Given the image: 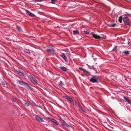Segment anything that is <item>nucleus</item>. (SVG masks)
<instances>
[{
	"label": "nucleus",
	"mask_w": 131,
	"mask_h": 131,
	"mask_svg": "<svg viewBox=\"0 0 131 131\" xmlns=\"http://www.w3.org/2000/svg\"><path fill=\"white\" fill-rule=\"evenodd\" d=\"M73 33L74 34L76 35L77 34H79V32L78 30H74L73 31Z\"/></svg>",
	"instance_id": "obj_13"
},
{
	"label": "nucleus",
	"mask_w": 131,
	"mask_h": 131,
	"mask_svg": "<svg viewBox=\"0 0 131 131\" xmlns=\"http://www.w3.org/2000/svg\"><path fill=\"white\" fill-rule=\"evenodd\" d=\"M99 77L97 76H93V78H91L90 80V81L92 83H96L98 81Z\"/></svg>",
	"instance_id": "obj_4"
},
{
	"label": "nucleus",
	"mask_w": 131,
	"mask_h": 131,
	"mask_svg": "<svg viewBox=\"0 0 131 131\" xmlns=\"http://www.w3.org/2000/svg\"><path fill=\"white\" fill-rule=\"evenodd\" d=\"M57 0H51V3H54L56 2Z\"/></svg>",
	"instance_id": "obj_22"
},
{
	"label": "nucleus",
	"mask_w": 131,
	"mask_h": 131,
	"mask_svg": "<svg viewBox=\"0 0 131 131\" xmlns=\"http://www.w3.org/2000/svg\"><path fill=\"white\" fill-rule=\"evenodd\" d=\"M68 99L69 101H70L72 103H73V100L71 97H70L69 96L68 97Z\"/></svg>",
	"instance_id": "obj_18"
},
{
	"label": "nucleus",
	"mask_w": 131,
	"mask_h": 131,
	"mask_svg": "<svg viewBox=\"0 0 131 131\" xmlns=\"http://www.w3.org/2000/svg\"><path fill=\"white\" fill-rule=\"evenodd\" d=\"M35 118L36 120L39 122H43L44 121L42 118H41L39 116L35 115Z\"/></svg>",
	"instance_id": "obj_5"
},
{
	"label": "nucleus",
	"mask_w": 131,
	"mask_h": 131,
	"mask_svg": "<svg viewBox=\"0 0 131 131\" xmlns=\"http://www.w3.org/2000/svg\"><path fill=\"white\" fill-rule=\"evenodd\" d=\"M123 53L126 55H128L130 53L129 51H125L123 52Z\"/></svg>",
	"instance_id": "obj_15"
},
{
	"label": "nucleus",
	"mask_w": 131,
	"mask_h": 131,
	"mask_svg": "<svg viewBox=\"0 0 131 131\" xmlns=\"http://www.w3.org/2000/svg\"><path fill=\"white\" fill-rule=\"evenodd\" d=\"M61 122L62 123V125L67 127H68L69 126L67 124V123L66 122H65L64 121H61Z\"/></svg>",
	"instance_id": "obj_11"
},
{
	"label": "nucleus",
	"mask_w": 131,
	"mask_h": 131,
	"mask_svg": "<svg viewBox=\"0 0 131 131\" xmlns=\"http://www.w3.org/2000/svg\"><path fill=\"white\" fill-rule=\"evenodd\" d=\"M17 28L18 29V30L20 32V31H21V28L19 26H18L17 27Z\"/></svg>",
	"instance_id": "obj_20"
},
{
	"label": "nucleus",
	"mask_w": 131,
	"mask_h": 131,
	"mask_svg": "<svg viewBox=\"0 0 131 131\" xmlns=\"http://www.w3.org/2000/svg\"><path fill=\"white\" fill-rule=\"evenodd\" d=\"M24 105L25 106H28L29 105V104L27 103H25Z\"/></svg>",
	"instance_id": "obj_25"
},
{
	"label": "nucleus",
	"mask_w": 131,
	"mask_h": 131,
	"mask_svg": "<svg viewBox=\"0 0 131 131\" xmlns=\"http://www.w3.org/2000/svg\"><path fill=\"white\" fill-rule=\"evenodd\" d=\"M84 72H86L87 73H90V72H89L86 71V70H85V71H84Z\"/></svg>",
	"instance_id": "obj_30"
},
{
	"label": "nucleus",
	"mask_w": 131,
	"mask_h": 131,
	"mask_svg": "<svg viewBox=\"0 0 131 131\" xmlns=\"http://www.w3.org/2000/svg\"><path fill=\"white\" fill-rule=\"evenodd\" d=\"M28 79L34 84L36 85L38 84V81L31 75L28 76Z\"/></svg>",
	"instance_id": "obj_1"
},
{
	"label": "nucleus",
	"mask_w": 131,
	"mask_h": 131,
	"mask_svg": "<svg viewBox=\"0 0 131 131\" xmlns=\"http://www.w3.org/2000/svg\"><path fill=\"white\" fill-rule=\"evenodd\" d=\"M24 51L26 52V53H30V50L27 49H25L24 50Z\"/></svg>",
	"instance_id": "obj_16"
},
{
	"label": "nucleus",
	"mask_w": 131,
	"mask_h": 131,
	"mask_svg": "<svg viewBox=\"0 0 131 131\" xmlns=\"http://www.w3.org/2000/svg\"><path fill=\"white\" fill-rule=\"evenodd\" d=\"M116 25V24H113L112 25H109V26L111 27H114Z\"/></svg>",
	"instance_id": "obj_21"
},
{
	"label": "nucleus",
	"mask_w": 131,
	"mask_h": 131,
	"mask_svg": "<svg viewBox=\"0 0 131 131\" xmlns=\"http://www.w3.org/2000/svg\"><path fill=\"white\" fill-rule=\"evenodd\" d=\"M50 121L52 122H53L56 125H58L59 124V123L55 119H54L52 118L51 119Z\"/></svg>",
	"instance_id": "obj_9"
},
{
	"label": "nucleus",
	"mask_w": 131,
	"mask_h": 131,
	"mask_svg": "<svg viewBox=\"0 0 131 131\" xmlns=\"http://www.w3.org/2000/svg\"><path fill=\"white\" fill-rule=\"evenodd\" d=\"M84 32L85 34H88L89 33V32L87 31H84Z\"/></svg>",
	"instance_id": "obj_26"
},
{
	"label": "nucleus",
	"mask_w": 131,
	"mask_h": 131,
	"mask_svg": "<svg viewBox=\"0 0 131 131\" xmlns=\"http://www.w3.org/2000/svg\"><path fill=\"white\" fill-rule=\"evenodd\" d=\"M60 56L65 61L67 62L68 61L67 58L64 53H61Z\"/></svg>",
	"instance_id": "obj_7"
},
{
	"label": "nucleus",
	"mask_w": 131,
	"mask_h": 131,
	"mask_svg": "<svg viewBox=\"0 0 131 131\" xmlns=\"http://www.w3.org/2000/svg\"><path fill=\"white\" fill-rule=\"evenodd\" d=\"M26 12H27V13H28L29 16L32 17H34L35 16V14L32 13H31L29 11L27 10H26Z\"/></svg>",
	"instance_id": "obj_8"
},
{
	"label": "nucleus",
	"mask_w": 131,
	"mask_h": 131,
	"mask_svg": "<svg viewBox=\"0 0 131 131\" xmlns=\"http://www.w3.org/2000/svg\"><path fill=\"white\" fill-rule=\"evenodd\" d=\"M59 85L61 86H62L64 85V84L61 81H60L59 83Z\"/></svg>",
	"instance_id": "obj_17"
},
{
	"label": "nucleus",
	"mask_w": 131,
	"mask_h": 131,
	"mask_svg": "<svg viewBox=\"0 0 131 131\" xmlns=\"http://www.w3.org/2000/svg\"><path fill=\"white\" fill-rule=\"evenodd\" d=\"M60 69L63 71H66L67 69L66 68L64 67H60Z\"/></svg>",
	"instance_id": "obj_12"
},
{
	"label": "nucleus",
	"mask_w": 131,
	"mask_h": 131,
	"mask_svg": "<svg viewBox=\"0 0 131 131\" xmlns=\"http://www.w3.org/2000/svg\"><path fill=\"white\" fill-rule=\"evenodd\" d=\"M46 51L50 53L51 54H54L55 52L54 50L53 47L51 46L47 47Z\"/></svg>",
	"instance_id": "obj_3"
},
{
	"label": "nucleus",
	"mask_w": 131,
	"mask_h": 131,
	"mask_svg": "<svg viewBox=\"0 0 131 131\" xmlns=\"http://www.w3.org/2000/svg\"><path fill=\"white\" fill-rule=\"evenodd\" d=\"M130 0L131 1V0Z\"/></svg>",
	"instance_id": "obj_33"
},
{
	"label": "nucleus",
	"mask_w": 131,
	"mask_h": 131,
	"mask_svg": "<svg viewBox=\"0 0 131 131\" xmlns=\"http://www.w3.org/2000/svg\"><path fill=\"white\" fill-rule=\"evenodd\" d=\"M60 120L61 121V122L63 121H64L61 118H60Z\"/></svg>",
	"instance_id": "obj_32"
},
{
	"label": "nucleus",
	"mask_w": 131,
	"mask_h": 131,
	"mask_svg": "<svg viewBox=\"0 0 131 131\" xmlns=\"http://www.w3.org/2000/svg\"><path fill=\"white\" fill-rule=\"evenodd\" d=\"M69 97V96H64V98H65V99H68V97Z\"/></svg>",
	"instance_id": "obj_27"
},
{
	"label": "nucleus",
	"mask_w": 131,
	"mask_h": 131,
	"mask_svg": "<svg viewBox=\"0 0 131 131\" xmlns=\"http://www.w3.org/2000/svg\"><path fill=\"white\" fill-rule=\"evenodd\" d=\"M83 112H85V111H84L83 109L82 108V109H81V110Z\"/></svg>",
	"instance_id": "obj_31"
},
{
	"label": "nucleus",
	"mask_w": 131,
	"mask_h": 131,
	"mask_svg": "<svg viewBox=\"0 0 131 131\" xmlns=\"http://www.w3.org/2000/svg\"><path fill=\"white\" fill-rule=\"evenodd\" d=\"M116 48H117V47L116 46H115V47L113 49V51H115L116 49Z\"/></svg>",
	"instance_id": "obj_29"
},
{
	"label": "nucleus",
	"mask_w": 131,
	"mask_h": 131,
	"mask_svg": "<svg viewBox=\"0 0 131 131\" xmlns=\"http://www.w3.org/2000/svg\"><path fill=\"white\" fill-rule=\"evenodd\" d=\"M122 19H123V18H122V16H120L119 17L118 21L120 23H122Z\"/></svg>",
	"instance_id": "obj_19"
},
{
	"label": "nucleus",
	"mask_w": 131,
	"mask_h": 131,
	"mask_svg": "<svg viewBox=\"0 0 131 131\" xmlns=\"http://www.w3.org/2000/svg\"><path fill=\"white\" fill-rule=\"evenodd\" d=\"M79 69L81 71H85V70L84 69L82 68V67H80L79 68Z\"/></svg>",
	"instance_id": "obj_23"
},
{
	"label": "nucleus",
	"mask_w": 131,
	"mask_h": 131,
	"mask_svg": "<svg viewBox=\"0 0 131 131\" xmlns=\"http://www.w3.org/2000/svg\"><path fill=\"white\" fill-rule=\"evenodd\" d=\"M2 84L3 85H5L6 84V82L5 81H2Z\"/></svg>",
	"instance_id": "obj_24"
},
{
	"label": "nucleus",
	"mask_w": 131,
	"mask_h": 131,
	"mask_svg": "<svg viewBox=\"0 0 131 131\" xmlns=\"http://www.w3.org/2000/svg\"><path fill=\"white\" fill-rule=\"evenodd\" d=\"M18 82L20 84L25 86H26L30 88V86L27 83H25L23 81L20 80H18Z\"/></svg>",
	"instance_id": "obj_6"
},
{
	"label": "nucleus",
	"mask_w": 131,
	"mask_h": 131,
	"mask_svg": "<svg viewBox=\"0 0 131 131\" xmlns=\"http://www.w3.org/2000/svg\"><path fill=\"white\" fill-rule=\"evenodd\" d=\"M123 20L124 23L126 25H129L130 24L129 19L128 17L126 15L123 16Z\"/></svg>",
	"instance_id": "obj_2"
},
{
	"label": "nucleus",
	"mask_w": 131,
	"mask_h": 131,
	"mask_svg": "<svg viewBox=\"0 0 131 131\" xmlns=\"http://www.w3.org/2000/svg\"><path fill=\"white\" fill-rule=\"evenodd\" d=\"M79 106L81 110L82 108V107L81 106V105L79 104Z\"/></svg>",
	"instance_id": "obj_28"
},
{
	"label": "nucleus",
	"mask_w": 131,
	"mask_h": 131,
	"mask_svg": "<svg viewBox=\"0 0 131 131\" xmlns=\"http://www.w3.org/2000/svg\"><path fill=\"white\" fill-rule=\"evenodd\" d=\"M124 99L126 100V101L129 103H130V102L129 99L127 98V97L125 96H124Z\"/></svg>",
	"instance_id": "obj_14"
},
{
	"label": "nucleus",
	"mask_w": 131,
	"mask_h": 131,
	"mask_svg": "<svg viewBox=\"0 0 131 131\" xmlns=\"http://www.w3.org/2000/svg\"><path fill=\"white\" fill-rule=\"evenodd\" d=\"M92 35L93 37L95 39H100L101 38V37L100 36L97 35L95 34L92 33Z\"/></svg>",
	"instance_id": "obj_10"
}]
</instances>
